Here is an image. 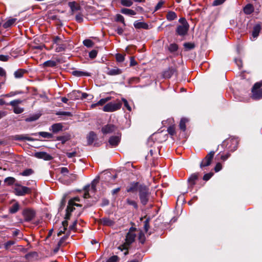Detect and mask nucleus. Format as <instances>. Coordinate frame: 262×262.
I'll return each mask as SVG.
<instances>
[{
  "instance_id": "f257e3e1",
  "label": "nucleus",
  "mask_w": 262,
  "mask_h": 262,
  "mask_svg": "<svg viewBox=\"0 0 262 262\" xmlns=\"http://www.w3.org/2000/svg\"><path fill=\"white\" fill-rule=\"evenodd\" d=\"M150 193L148 188L145 185H140L139 195L141 203L145 205L149 200Z\"/></svg>"
},
{
  "instance_id": "f03ea898",
  "label": "nucleus",
  "mask_w": 262,
  "mask_h": 262,
  "mask_svg": "<svg viewBox=\"0 0 262 262\" xmlns=\"http://www.w3.org/2000/svg\"><path fill=\"white\" fill-rule=\"evenodd\" d=\"M13 191L15 194L18 196H24L31 192V188L22 186L18 183H15Z\"/></svg>"
},
{
  "instance_id": "7ed1b4c3",
  "label": "nucleus",
  "mask_w": 262,
  "mask_h": 262,
  "mask_svg": "<svg viewBox=\"0 0 262 262\" xmlns=\"http://www.w3.org/2000/svg\"><path fill=\"white\" fill-rule=\"evenodd\" d=\"M122 106V102L120 100L116 102H111L106 104L103 108V111L106 112H113L119 110Z\"/></svg>"
},
{
  "instance_id": "20e7f679",
  "label": "nucleus",
  "mask_w": 262,
  "mask_h": 262,
  "mask_svg": "<svg viewBox=\"0 0 262 262\" xmlns=\"http://www.w3.org/2000/svg\"><path fill=\"white\" fill-rule=\"evenodd\" d=\"M261 85V82H257L254 85L252 90L253 99L258 100L262 98V89H260Z\"/></svg>"
},
{
  "instance_id": "39448f33",
  "label": "nucleus",
  "mask_w": 262,
  "mask_h": 262,
  "mask_svg": "<svg viewBox=\"0 0 262 262\" xmlns=\"http://www.w3.org/2000/svg\"><path fill=\"white\" fill-rule=\"evenodd\" d=\"M54 45H55V51L57 52H60L64 51L66 48V45L64 41L59 36H55L53 38Z\"/></svg>"
},
{
  "instance_id": "423d86ee",
  "label": "nucleus",
  "mask_w": 262,
  "mask_h": 262,
  "mask_svg": "<svg viewBox=\"0 0 262 262\" xmlns=\"http://www.w3.org/2000/svg\"><path fill=\"white\" fill-rule=\"evenodd\" d=\"M214 151H211L203 159L200 165L201 168L210 165L214 157Z\"/></svg>"
},
{
  "instance_id": "0eeeda50",
  "label": "nucleus",
  "mask_w": 262,
  "mask_h": 262,
  "mask_svg": "<svg viewBox=\"0 0 262 262\" xmlns=\"http://www.w3.org/2000/svg\"><path fill=\"white\" fill-rule=\"evenodd\" d=\"M22 102L20 99H16L10 102L8 105H10L13 107V112L16 114H19L24 112V108L18 106V104Z\"/></svg>"
},
{
  "instance_id": "6e6552de",
  "label": "nucleus",
  "mask_w": 262,
  "mask_h": 262,
  "mask_svg": "<svg viewBox=\"0 0 262 262\" xmlns=\"http://www.w3.org/2000/svg\"><path fill=\"white\" fill-rule=\"evenodd\" d=\"M75 206L81 207V205L74 203L73 201H69L68 205L66 209V219L69 220L70 219L71 213L75 209L74 207Z\"/></svg>"
},
{
  "instance_id": "1a4fd4ad",
  "label": "nucleus",
  "mask_w": 262,
  "mask_h": 262,
  "mask_svg": "<svg viewBox=\"0 0 262 262\" xmlns=\"http://www.w3.org/2000/svg\"><path fill=\"white\" fill-rule=\"evenodd\" d=\"M136 231V229L134 228H131L129 231V232L127 233L126 236V244L127 245H130L132 244L135 239V237L136 236V235L135 233V231Z\"/></svg>"
},
{
  "instance_id": "9d476101",
  "label": "nucleus",
  "mask_w": 262,
  "mask_h": 262,
  "mask_svg": "<svg viewBox=\"0 0 262 262\" xmlns=\"http://www.w3.org/2000/svg\"><path fill=\"white\" fill-rule=\"evenodd\" d=\"M35 212L30 209H26L23 212V215L26 221H31L35 216Z\"/></svg>"
},
{
  "instance_id": "9b49d317",
  "label": "nucleus",
  "mask_w": 262,
  "mask_h": 262,
  "mask_svg": "<svg viewBox=\"0 0 262 262\" xmlns=\"http://www.w3.org/2000/svg\"><path fill=\"white\" fill-rule=\"evenodd\" d=\"M226 143L228 144L230 143L231 145L228 147V148L231 150L234 151L236 150L237 146V140L235 138H231L224 141L223 143V145H225Z\"/></svg>"
},
{
  "instance_id": "f8f14e48",
  "label": "nucleus",
  "mask_w": 262,
  "mask_h": 262,
  "mask_svg": "<svg viewBox=\"0 0 262 262\" xmlns=\"http://www.w3.org/2000/svg\"><path fill=\"white\" fill-rule=\"evenodd\" d=\"M34 157L38 159H42L46 161H50L52 159L51 155L44 151L36 152L34 154Z\"/></svg>"
},
{
  "instance_id": "ddd939ff",
  "label": "nucleus",
  "mask_w": 262,
  "mask_h": 262,
  "mask_svg": "<svg viewBox=\"0 0 262 262\" xmlns=\"http://www.w3.org/2000/svg\"><path fill=\"white\" fill-rule=\"evenodd\" d=\"M116 128L117 127L114 125L107 124L102 128L101 131L103 134H107L115 132Z\"/></svg>"
},
{
  "instance_id": "4468645a",
  "label": "nucleus",
  "mask_w": 262,
  "mask_h": 262,
  "mask_svg": "<svg viewBox=\"0 0 262 262\" xmlns=\"http://www.w3.org/2000/svg\"><path fill=\"white\" fill-rule=\"evenodd\" d=\"M189 29V25H180L177 27V32L179 35H185Z\"/></svg>"
},
{
  "instance_id": "2eb2a0df",
  "label": "nucleus",
  "mask_w": 262,
  "mask_h": 262,
  "mask_svg": "<svg viewBox=\"0 0 262 262\" xmlns=\"http://www.w3.org/2000/svg\"><path fill=\"white\" fill-rule=\"evenodd\" d=\"M139 186L138 183H132L126 188L127 192L135 193L139 190Z\"/></svg>"
},
{
  "instance_id": "dca6fc26",
  "label": "nucleus",
  "mask_w": 262,
  "mask_h": 262,
  "mask_svg": "<svg viewBox=\"0 0 262 262\" xmlns=\"http://www.w3.org/2000/svg\"><path fill=\"white\" fill-rule=\"evenodd\" d=\"M199 177V173H192L188 179L189 186L192 187L195 184Z\"/></svg>"
},
{
  "instance_id": "f3484780",
  "label": "nucleus",
  "mask_w": 262,
  "mask_h": 262,
  "mask_svg": "<svg viewBox=\"0 0 262 262\" xmlns=\"http://www.w3.org/2000/svg\"><path fill=\"white\" fill-rule=\"evenodd\" d=\"M122 71L121 69L118 68H114L113 69H108L106 72V74L110 76H115L120 75L122 73Z\"/></svg>"
},
{
  "instance_id": "a211bd4d",
  "label": "nucleus",
  "mask_w": 262,
  "mask_h": 262,
  "mask_svg": "<svg viewBox=\"0 0 262 262\" xmlns=\"http://www.w3.org/2000/svg\"><path fill=\"white\" fill-rule=\"evenodd\" d=\"M63 126L61 123H55L51 126L50 130L52 131L53 133L56 134L62 130Z\"/></svg>"
},
{
  "instance_id": "6ab92c4d",
  "label": "nucleus",
  "mask_w": 262,
  "mask_h": 262,
  "mask_svg": "<svg viewBox=\"0 0 262 262\" xmlns=\"http://www.w3.org/2000/svg\"><path fill=\"white\" fill-rule=\"evenodd\" d=\"M68 5L71 8L72 13L80 10V5L75 2H71L68 3Z\"/></svg>"
},
{
  "instance_id": "aec40b11",
  "label": "nucleus",
  "mask_w": 262,
  "mask_h": 262,
  "mask_svg": "<svg viewBox=\"0 0 262 262\" xmlns=\"http://www.w3.org/2000/svg\"><path fill=\"white\" fill-rule=\"evenodd\" d=\"M134 26L136 29H147L148 28V25L144 22L136 21L134 24Z\"/></svg>"
},
{
  "instance_id": "412c9836",
  "label": "nucleus",
  "mask_w": 262,
  "mask_h": 262,
  "mask_svg": "<svg viewBox=\"0 0 262 262\" xmlns=\"http://www.w3.org/2000/svg\"><path fill=\"white\" fill-rule=\"evenodd\" d=\"M260 30H261V26L259 24L255 25L253 27L252 35L254 39L256 38L257 37V36L259 35Z\"/></svg>"
},
{
  "instance_id": "4be33fe9",
  "label": "nucleus",
  "mask_w": 262,
  "mask_h": 262,
  "mask_svg": "<svg viewBox=\"0 0 262 262\" xmlns=\"http://www.w3.org/2000/svg\"><path fill=\"white\" fill-rule=\"evenodd\" d=\"M254 7L251 4L246 5L244 8V12L246 14H250L254 11Z\"/></svg>"
},
{
  "instance_id": "5701e85b",
  "label": "nucleus",
  "mask_w": 262,
  "mask_h": 262,
  "mask_svg": "<svg viewBox=\"0 0 262 262\" xmlns=\"http://www.w3.org/2000/svg\"><path fill=\"white\" fill-rule=\"evenodd\" d=\"M176 70L174 68H169L168 70L165 71L163 73V77L165 78H169L175 73Z\"/></svg>"
},
{
  "instance_id": "b1692460",
  "label": "nucleus",
  "mask_w": 262,
  "mask_h": 262,
  "mask_svg": "<svg viewBox=\"0 0 262 262\" xmlns=\"http://www.w3.org/2000/svg\"><path fill=\"white\" fill-rule=\"evenodd\" d=\"M96 135L93 132H91L86 137L88 144L89 145L92 144L96 138Z\"/></svg>"
},
{
  "instance_id": "393cba45",
  "label": "nucleus",
  "mask_w": 262,
  "mask_h": 262,
  "mask_svg": "<svg viewBox=\"0 0 262 262\" xmlns=\"http://www.w3.org/2000/svg\"><path fill=\"white\" fill-rule=\"evenodd\" d=\"M120 142V138L119 136H112L110 138L109 143L113 146H116Z\"/></svg>"
},
{
  "instance_id": "a878e982",
  "label": "nucleus",
  "mask_w": 262,
  "mask_h": 262,
  "mask_svg": "<svg viewBox=\"0 0 262 262\" xmlns=\"http://www.w3.org/2000/svg\"><path fill=\"white\" fill-rule=\"evenodd\" d=\"M101 223L103 225L108 226H111L113 225V224H114V222L112 220H111V219L107 218V217L102 218L101 220Z\"/></svg>"
},
{
  "instance_id": "bb28decb",
  "label": "nucleus",
  "mask_w": 262,
  "mask_h": 262,
  "mask_svg": "<svg viewBox=\"0 0 262 262\" xmlns=\"http://www.w3.org/2000/svg\"><path fill=\"white\" fill-rule=\"evenodd\" d=\"M121 12L127 15H135L136 14V12L134 10L127 8H122L121 10Z\"/></svg>"
},
{
  "instance_id": "cd10ccee",
  "label": "nucleus",
  "mask_w": 262,
  "mask_h": 262,
  "mask_svg": "<svg viewBox=\"0 0 262 262\" xmlns=\"http://www.w3.org/2000/svg\"><path fill=\"white\" fill-rule=\"evenodd\" d=\"M19 209V205L18 202H15L11 207H10L9 212L11 213H15L17 212Z\"/></svg>"
},
{
  "instance_id": "c85d7f7f",
  "label": "nucleus",
  "mask_w": 262,
  "mask_h": 262,
  "mask_svg": "<svg viewBox=\"0 0 262 262\" xmlns=\"http://www.w3.org/2000/svg\"><path fill=\"white\" fill-rule=\"evenodd\" d=\"M16 21V18H11L8 20L6 23L3 24L4 28H7L12 26Z\"/></svg>"
},
{
  "instance_id": "c756f323",
  "label": "nucleus",
  "mask_w": 262,
  "mask_h": 262,
  "mask_svg": "<svg viewBox=\"0 0 262 262\" xmlns=\"http://www.w3.org/2000/svg\"><path fill=\"white\" fill-rule=\"evenodd\" d=\"M25 72H26V70H25L24 69H18L14 72V77L16 78H21L23 76V75Z\"/></svg>"
},
{
  "instance_id": "7c9ffc66",
  "label": "nucleus",
  "mask_w": 262,
  "mask_h": 262,
  "mask_svg": "<svg viewBox=\"0 0 262 262\" xmlns=\"http://www.w3.org/2000/svg\"><path fill=\"white\" fill-rule=\"evenodd\" d=\"M177 18V14L173 11H169L168 12L166 15V18L167 20L171 21Z\"/></svg>"
},
{
  "instance_id": "2f4dec72",
  "label": "nucleus",
  "mask_w": 262,
  "mask_h": 262,
  "mask_svg": "<svg viewBox=\"0 0 262 262\" xmlns=\"http://www.w3.org/2000/svg\"><path fill=\"white\" fill-rule=\"evenodd\" d=\"M188 121V120L186 118H182L181 121H180V124H179V126H180V128L183 130V131H185V129H186V123Z\"/></svg>"
},
{
  "instance_id": "473e14b6",
  "label": "nucleus",
  "mask_w": 262,
  "mask_h": 262,
  "mask_svg": "<svg viewBox=\"0 0 262 262\" xmlns=\"http://www.w3.org/2000/svg\"><path fill=\"white\" fill-rule=\"evenodd\" d=\"M43 65L45 67H55L57 65V62L54 60H48L45 61Z\"/></svg>"
},
{
  "instance_id": "72a5a7b5",
  "label": "nucleus",
  "mask_w": 262,
  "mask_h": 262,
  "mask_svg": "<svg viewBox=\"0 0 262 262\" xmlns=\"http://www.w3.org/2000/svg\"><path fill=\"white\" fill-rule=\"evenodd\" d=\"M80 93L79 91H73L69 95V97L71 99H77L80 97Z\"/></svg>"
},
{
  "instance_id": "f704fd0d",
  "label": "nucleus",
  "mask_w": 262,
  "mask_h": 262,
  "mask_svg": "<svg viewBox=\"0 0 262 262\" xmlns=\"http://www.w3.org/2000/svg\"><path fill=\"white\" fill-rule=\"evenodd\" d=\"M16 180L13 177H8L5 179V182L8 185H11L15 184Z\"/></svg>"
},
{
  "instance_id": "c9c22d12",
  "label": "nucleus",
  "mask_w": 262,
  "mask_h": 262,
  "mask_svg": "<svg viewBox=\"0 0 262 262\" xmlns=\"http://www.w3.org/2000/svg\"><path fill=\"white\" fill-rule=\"evenodd\" d=\"M38 134L42 137L45 138H51L53 137V135L48 132H39Z\"/></svg>"
},
{
  "instance_id": "e433bc0d",
  "label": "nucleus",
  "mask_w": 262,
  "mask_h": 262,
  "mask_svg": "<svg viewBox=\"0 0 262 262\" xmlns=\"http://www.w3.org/2000/svg\"><path fill=\"white\" fill-rule=\"evenodd\" d=\"M111 99V97H107L105 98L101 99L99 101L97 102V104H98L99 105H103Z\"/></svg>"
},
{
  "instance_id": "4c0bfd02",
  "label": "nucleus",
  "mask_w": 262,
  "mask_h": 262,
  "mask_svg": "<svg viewBox=\"0 0 262 262\" xmlns=\"http://www.w3.org/2000/svg\"><path fill=\"white\" fill-rule=\"evenodd\" d=\"M83 45L88 48L92 47L94 46V42L90 39H85L83 41Z\"/></svg>"
},
{
  "instance_id": "58836bf2",
  "label": "nucleus",
  "mask_w": 262,
  "mask_h": 262,
  "mask_svg": "<svg viewBox=\"0 0 262 262\" xmlns=\"http://www.w3.org/2000/svg\"><path fill=\"white\" fill-rule=\"evenodd\" d=\"M67 177H68L69 178V179L68 181V183H70L74 181H75L77 178V175L74 173H69Z\"/></svg>"
},
{
  "instance_id": "ea45409f",
  "label": "nucleus",
  "mask_w": 262,
  "mask_h": 262,
  "mask_svg": "<svg viewBox=\"0 0 262 262\" xmlns=\"http://www.w3.org/2000/svg\"><path fill=\"white\" fill-rule=\"evenodd\" d=\"M115 20L117 21L121 22L124 26L126 25L125 21H124V18L123 16L122 15H121V14H117L116 16Z\"/></svg>"
},
{
  "instance_id": "a19ab883",
  "label": "nucleus",
  "mask_w": 262,
  "mask_h": 262,
  "mask_svg": "<svg viewBox=\"0 0 262 262\" xmlns=\"http://www.w3.org/2000/svg\"><path fill=\"white\" fill-rule=\"evenodd\" d=\"M121 4L124 6L130 7L133 3L132 0H121Z\"/></svg>"
},
{
  "instance_id": "79ce46f5",
  "label": "nucleus",
  "mask_w": 262,
  "mask_h": 262,
  "mask_svg": "<svg viewBox=\"0 0 262 262\" xmlns=\"http://www.w3.org/2000/svg\"><path fill=\"white\" fill-rule=\"evenodd\" d=\"M59 169L60 173L65 177L69 174V170L67 167H61Z\"/></svg>"
},
{
  "instance_id": "37998d69",
  "label": "nucleus",
  "mask_w": 262,
  "mask_h": 262,
  "mask_svg": "<svg viewBox=\"0 0 262 262\" xmlns=\"http://www.w3.org/2000/svg\"><path fill=\"white\" fill-rule=\"evenodd\" d=\"M16 139L19 140H26L27 141H33V139H32L31 138L27 137L26 136H24V135L18 136L16 138Z\"/></svg>"
},
{
  "instance_id": "c03bdc74",
  "label": "nucleus",
  "mask_w": 262,
  "mask_h": 262,
  "mask_svg": "<svg viewBox=\"0 0 262 262\" xmlns=\"http://www.w3.org/2000/svg\"><path fill=\"white\" fill-rule=\"evenodd\" d=\"M126 203L128 205L133 206L136 209L138 208V205L137 203L134 200L127 199L126 200Z\"/></svg>"
},
{
  "instance_id": "a18cd8bd",
  "label": "nucleus",
  "mask_w": 262,
  "mask_h": 262,
  "mask_svg": "<svg viewBox=\"0 0 262 262\" xmlns=\"http://www.w3.org/2000/svg\"><path fill=\"white\" fill-rule=\"evenodd\" d=\"M116 60L119 62H123L124 60V55L119 53H118L116 55Z\"/></svg>"
},
{
  "instance_id": "49530a36",
  "label": "nucleus",
  "mask_w": 262,
  "mask_h": 262,
  "mask_svg": "<svg viewBox=\"0 0 262 262\" xmlns=\"http://www.w3.org/2000/svg\"><path fill=\"white\" fill-rule=\"evenodd\" d=\"M62 226H63V231L61 230L59 232L58 235H61V233H63L64 231L67 229V228L68 225V223L67 220L66 219V221H63L62 223Z\"/></svg>"
},
{
  "instance_id": "de8ad7c7",
  "label": "nucleus",
  "mask_w": 262,
  "mask_h": 262,
  "mask_svg": "<svg viewBox=\"0 0 262 262\" xmlns=\"http://www.w3.org/2000/svg\"><path fill=\"white\" fill-rule=\"evenodd\" d=\"M98 52L96 50H93L89 53V57L92 58H95L97 55Z\"/></svg>"
},
{
  "instance_id": "09e8293b",
  "label": "nucleus",
  "mask_w": 262,
  "mask_h": 262,
  "mask_svg": "<svg viewBox=\"0 0 262 262\" xmlns=\"http://www.w3.org/2000/svg\"><path fill=\"white\" fill-rule=\"evenodd\" d=\"M69 139L67 136H58L57 137V140L60 141L62 143H65Z\"/></svg>"
},
{
  "instance_id": "8fccbe9b",
  "label": "nucleus",
  "mask_w": 262,
  "mask_h": 262,
  "mask_svg": "<svg viewBox=\"0 0 262 262\" xmlns=\"http://www.w3.org/2000/svg\"><path fill=\"white\" fill-rule=\"evenodd\" d=\"M33 172V171L31 169H27L24 170L22 173L21 175L24 176H28L31 174Z\"/></svg>"
},
{
  "instance_id": "3c124183",
  "label": "nucleus",
  "mask_w": 262,
  "mask_h": 262,
  "mask_svg": "<svg viewBox=\"0 0 262 262\" xmlns=\"http://www.w3.org/2000/svg\"><path fill=\"white\" fill-rule=\"evenodd\" d=\"M178 48V46L175 43L170 45L169 47V50L171 52H174L177 50Z\"/></svg>"
},
{
  "instance_id": "603ef678",
  "label": "nucleus",
  "mask_w": 262,
  "mask_h": 262,
  "mask_svg": "<svg viewBox=\"0 0 262 262\" xmlns=\"http://www.w3.org/2000/svg\"><path fill=\"white\" fill-rule=\"evenodd\" d=\"M73 75L76 76H81L83 75H86L84 72L79 71H75L72 72Z\"/></svg>"
},
{
  "instance_id": "864d4df0",
  "label": "nucleus",
  "mask_w": 262,
  "mask_h": 262,
  "mask_svg": "<svg viewBox=\"0 0 262 262\" xmlns=\"http://www.w3.org/2000/svg\"><path fill=\"white\" fill-rule=\"evenodd\" d=\"M167 132L170 135H174L175 134H176V132H175V128L173 126H170L167 129Z\"/></svg>"
},
{
  "instance_id": "5fc2aeb1",
  "label": "nucleus",
  "mask_w": 262,
  "mask_h": 262,
  "mask_svg": "<svg viewBox=\"0 0 262 262\" xmlns=\"http://www.w3.org/2000/svg\"><path fill=\"white\" fill-rule=\"evenodd\" d=\"M122 101L123 102L124 105L125 107L127 109V110H128L129 111H131V107L128 104L127 101L124 98H122Z\"/></svg>"
},
{
  "instance_id": "6e6d98bb",
  "label": "nucleus",
  "mask_w": 262,
  "mask_h": 262,
  "mask_svg": "<svg viewBox=\"0 0 262 262\" xmlns=\"http://www.w3.org/2000/svg\"><path fill=\"white\" fill-rule=\"evenodd\" d=\"M15 242L14 241H9L6 242L5 244V248L6 249H8L10 248L12 245L15 244Z\"/></svg>"
},
{
  "instance_id": "4d7b16f0",
  "label": "nucleus",
  "mask_w": 262,
  "mask_h": 262,
  "mask_svg": "<svg viewBox=\"0 0 262 262\" xmlns=\"http://www.w3.org/2000/svg\"><path fill=\"white\" fill-rule=\"evenodd\" d=\"M10 58L9 55H0V60L2 61H7Z\"/></svg>"
},
{
  "instance_id": "13d9d810",
  "label": "nucleus",
  "mask_w": 262,
  "mask_h": 262,
  "mask_svg": "<svg viewBox=\"0 0 262 262\" xmlns=\"http://www.w3.org/2000/svg\"><path fill=\"white\" fill-rule=\"evenodd\" d=\"M184 46L185 48H186L188 50H191V49H193L194 47L193 44H192L191 43H189V42L185 43Z\"/></svg>"
},
{
  "instance_id": "bf43d9fd",
  "label": "nucleus",
  "mask_w": 262,
  "mask_h": 262,
  "mask_svg": "<svg viewBox=\"0 0 262 262\" xmlns=\"http://www.w3.org/2000/svg\"><path fill=\"white\" fill-rule=\"evenodd\" d=\"M212 175L213 174L212 173H206L203 176V180L204 181H208L211 178Z\"/></svg>"
},
{
  "instance_id": "052dcab7",
  "label": "nucleus",
  "mask_w": 262,
  "mask_h": 262,
  "mask_svg": "<svg viewBox=\"0 0 262 262\" xmlns=\"http://www.w3.org/2000/svg\"><path fill=\"white\" fill-rule=\"evenodd\" d=\"M118 259V257L117 256H113L111 257H110L106 262H116Z\"/></svg>"
},
{
  "instance_id": "680f3d73",
  "label": "nucleus",
  "mask_w": 262,
  "mask_h": 262,
  "mask_svg": "<svg viewBox=\"0 0 262 262\" xmlns=\"http://www.w3.org/2000/svg\"><path fill=\"white\" fill-rule=\"evenodd\" d=\"M222 168V164L220 163H217L215 167H214V170L215 172H218L220 170H221Z\"/></svg>"
},
{
  "instance_id": "e2e57ef3",
  "label": "nucleus",
  "mask_w": 262,
  "mask_h": 262,
  "mask_svg": "<svg viewBox=\"0 0 262 262\" xmlns=\"http://www.w3.org/2000/svg\"><path fill=\"white\" fill-rule=\"evenodd\" d=\"M225 0H215L213 3V6H219L222 4Z\"/></svg>"
},
{
  "instance_id": "0e129e2a",
  "label": "nucleus",
  "mask_w": 262,
  "mask_h": 262,
  "mask_svg": "<svg viewBox=\"0 0 262 262\" xmlns=\"http://www.w3.org/2000/svg\"><path fill=\"white\" fill-rule=\"evenodd\" d=\"M139 239L141 243H143L144 242V241H145L144 235L142 232H140L139 233Z\"/></svg>"
},
{
  "instance_id": "69168bd1",
  "label": "nucleus",
  "mask_w": 262,
  "mask_h": 262,
  "mask_svg": "<svg viewBox=\"0 0 262 262\" xmlns=\"http://www.w3.org/2000/svg\"><path fill=\"white\" fill-rule=\"evenodd\" d=\"M66 238H67V237H62L60 239V240L58 242V244H57V246H58V247H60L61 246H62L63 243L66 241Z\"/></svg>"
},
{
  "instance_id": "338daca9",
  "label": "nucleus",
  "mask_w": 262,
  "mask_h": 262,
  "mask_svg": "<svg viewBox=\"0 0 262 262\" xmlns=\"http://www.w3.org/2000/svg\"><path fill=\"white\" fill-rule=\"evenodd\" d=\"M164 4V2L160 1L155 7V11H157L160 9Z\"/></svg>"
},
{
  "instance_id": "774afa93",
  "label": "nucleus",
  "mask_w": 262,
  "mask_h": 262,
  "mask_svg": "<svg viewBox=\"0 0 262 262\" xmlns=\"http://www.w3.org/2000/svg\"><path fill=\"white\" fill-rule=\"evenodd\" d=\"M76 155H77V152L76 151H73V152L67 153V156L69 158H71L72 157H75Z\"/></svg>"
}]
</instances>
